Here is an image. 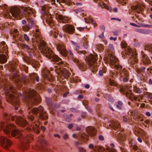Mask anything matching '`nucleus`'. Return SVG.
<instances>
[{
  "mask_svg": "<svg viewBox=\"0 0 152 152\" xmlns=\"http://www.w3.org/2000/svg\"><path fill=\"white\" fill-rule=\"evenodd\" d=\"M39 114V118L41 120H46L48 118V115L47 112L44 110L43 107L40 105L37 107H34L31 111H29L27 116L28 119L30 120V127H27L25 129L22 133L20 132L19 129H15V126L13 124H7V122L5 123L2 122L0 124V130L3 129V132L7 136H10V132L12 129H13L11 132L12 136L19 138L21 142L20 148L22 151L27 149L29 147V144L33 139V135L28 132L33 131L37 134L39 133V122L37 120H34V116L32 114L36 115Z\"/></svg>",
  "mask_w": 152,
  "mask_h": 152,
  "instance_id": "nucleus-1",
  "label": "nucleus"
},
{
  "mask_svg": "<svg viewBox=\"0 0 152 152\" xmlns=\"http://www.w3.org/2000/svg\"><path fill=\"white\" fill-rule=\"evenodd\" d=\"M24 13L21 12L20 10L17 7H12L10 10V12L12 16L16 18L17 19H20L24 16L33 27H35V33L34 35L35 37V41L38 43V45L40 44V42H45L42 39L41 32L38 28V26L34 24L33 17H35L36 12L34 9L29 7H25L24 9Z\"/></svg>",
  "mask_w": 152,
  "mask_h": 152,
  "instance_id": "nucleus-2",
  "label": "nucleus"
},
{
  "mask_svg": "<svg viewBox=\"0 0 152 152\" xmlns=\"http://www.w3.org/2000/svg\"><path fill=\"white\" fill-rule=\"evenodd\" d=\"M0 83V89L3 88L4 89L7 102L12 105L16 106L14 109L15 110H18L20 103L18 96L21 94H18L17 95L16 90L12 86H9V83L5 80H1Z\"/></svg>",
  "mask_w": 152,
  "mask_h": 152,
  "instance_id": "nucleus-3",
  "label": "nucleus"
},
{
  "mask_svg": "<svg viewBox=\"0 0 152 152\" xmlns=\"http://www.w3.org/2000/svg\"><path fill=\"white\" fill-rule=\"evenodd\" d=\"M109 126L114 130H117L116 133L115 137L118 142L122 145V146L120 147L121 152H127L124 147L125 144L124 141L126 138V135L124 133V129L121 128L119 122L117 121H113Z\"/></svg>",
  "mask_w": 152,
  "mask_h": 152,
  "instance_id": "nucleus-4",
  "label": "nucleus"
},
{
  "mask_svg": "<svg viewBox=\"0 0 152 152\" xmlns=\"http://www.w3.org/2000/svg\"><path fill=\"white\" fill-rule=\"evenodd\" d=\"M40 43V44L38 46L42 55L54 62H58L61 61V59L58 56L55 55L51 49L48 47L45 42L42 41Z\"/></svg>",
  "mask_w": 152,
  "mask_h": 152,
  "instance_id": "nucleus-5",
  "label": "nucleus"
},
{
  "mask_svg": "<svg viewBox=\"0 0 152 152\" xmlns=\"http://www.w3.org/2000/svg\"><path fill=\"white\" fill-rule=\"evenodd\" d=\"M24 101L28 105V108L40 103L41 100L37 92L34 90L29 91L25 95Z\"/></svg>",
  "mask_w": 152,
  "mask_h": 152,
  "instance_id": "nucleus-6",
  "label": "nucleus"
},
{
  "mask_svg": "<svg viewBox=\"0 0 152 152\" xmlns=\"http://www.w3.org/2000/svg\"><path fill=\"white\" fill-rule=\"evenodd\" d=\"M57 64L58 66H56V69L55 66H54L55 69L53 67H50V71H52L54 70L56 73L58 74V77H60V80H63L64 78H68L70 74L69 72L66 69H64L63 70L61 69L63 67L67 66L68 65V64L66 62L61 61Z\"/></svg>",
  "mask_w": 152,
  "mask_h": 152,
  "instance_id": "nucleus-7",
  "label": "nucleus"
},
{
  "mask_svg": "<svg viewBox=\"0 0 152 152\" xmlns=\"http://www.w3.org/2000/svg\"><path fill=\"white\" fill-rule=\"evenodd\" d=\"M110 66L113 68H115L118 71V74L120 77L123 78V80L124 82H127L129 80V72L125 68H123V66L119 63L118 61L113 64H110Z\"/></svg>",
  "mask_w": 152,
  "mask_h": 152,
  "instance_id": "nucleus-8",
  "label": "nucleus"
},
{
  "mask_svg": "<svg viewBox=\"0 0 152 152\" xmlns=\"http://www.w3.org/2000/svg\"><path fill=\"white\" fill-rule=\"evenodd\" d=\"M97 56L96 54H91L87 56L85 59L89 69L94 73L97 72L99 66L97 62L98 59Z\"/></svg>",
  "mask_w": 152,
  "mask_h": 152,
  "instance_id": "nucleus-9",
  "label": "nucleus"
},
{
  "mask_svg": "<svg viewBox=\"0 0 152 152\" xmlns=\"http://www.w3.org/2000/svg\"><path fill=\"white\" fill-rule=\"evenodd\" d=\"M115 50L113 45L112 44H110L107 50V56L104 58V60L108 63L110 65V64L119 61L118 58L115 56Z\"/></svg>",
  "mask_w": 152,
  "mask_h": 152,
  "instance_id": "nucleus-10",
  "label": "nucleus"
},
{
  "mask_svg": "<svg viewBox=\"0 0 152 152\" xmlns=\"http://www.w3.org/2000/svg\"><path fill=\"white\" fill-rule=\"evenodd\" d=\"M122 57H124V58L128 56H131L129 60V62L131 65L134 64L138 62L137 54L132 52L131 49L127 47L125 48V50L122 52Z\"/></svg>",
  "mask_w": 152,
  "mask_h": 152,
  "instance_id": "nucleus-11",
  "label": "nucleus"
},
{
  "mask_svg": "<svg viewBox=\"0 0 152 152\" xmlns=\"http://www.w3.org/2000/svg\"><path fill=\"white\" fill-rule=\"evenodd\" d=\"M26 75H23L21 77V78L23 80H20L19 76L18 75L15 74L13 75L11 79L15 82L17 86L20 88L23 85V83L25 84H26L28 82V80H27L26 79Z\"/></svg>",
  "mask_w": 152,
  "mask_h": 152,
  "instance_id": "nucleus-12",
  "label": "nucleus"
},
{
  "mask_svg": "<svg viewBox=\"0 0 152 152\" xmlns=\"http://www.w3.org/2000/svg\"><path fill=\"white\" fill-rule=\"evenodd\" d=\"M72 137L75 138H78V141L75 142V144L77 146H78L82 144L84 142L88 141L89 135L83 133L80 134H78V135L75 134H73L72 135Z\"/></svg>",
  "mask_w": 152,
  "mask_h": 152,
  "instance_id": "nucleus-13",
  "label": "nucleus"
},
{
  "mask_svg": "<svg viewBox=\"0 0 152 152\" xmlns=\"http://www.w3.org/2000/svg\"><path fill=\"white\" fill-rule=\"evenodd\" d=\"M12 32L13 38L16 40H19L20 41H23V39L24 40L28 42L30 40L29 37L26 34H24L22 35H19L18 31L17 29H14Z\"/></svg>",
  "mask_w": 152,
  "mask_h": 152,
  "instance_id": "nucleus-14",
  "label": "nucleus"
},
{
  "mask_svg": "<svg viewBox=\"0 0 152 152\" xmlns=\"http://www.w3.org/2000/svg\"><path fill=\"white\" fill-rule=\"evenodd\" d=\"M42 75L44 79L42 82H47L48 81L52 82L53 80V77L50 73L49 70L46 67L42 70Z\"/></svg>",
  "mask_w": 152,
  "mask_h": 152,
  "instance_id": "nucleus-15",
  "label": "nucleus"
},
{
  "mask_svg": "<svg viewBox=\"0 0 152 152\" xmlns=\"http://www.w3.org/2000/svg\"><path fill=\"white\" fill-rule=\"evenodd\" d=\"M0 144L4 149L7 150L12 145V142L7 137L0 136Z\"/></svg>",
  "mask_w": 152,
  "mask_h": 152,
  "instance_id": "nucleus-16",
  "label": "nucleus"
},
{
  "mask_svg": "<svg viewBox=\"0 0 152 152\" xmlns=\"http://www.w3.org/2000/svg\"><path fill=\"white\" fill-rule=\"evenodd\" d=\"M29 56L24 55L23 57L24 61L27 64H30L32 66L37 64V62L34 59L32 58V56L34 55V52L28 53Z\"/></svg>",
  "mask_w": 152,
  "mask_h": 152,
  "instance_id": "nucleus-17",
  "label": "nucleus"
},
{
  "mask_svg": "<svg viewBox=\"0 0 152 152\" xmlns=\"http://www.w3.org/2000/svg\"><path fill=\"white\" fill-rule=\"evenodd\" d=\"M107 84V90L110 92H112L114 90V86H116L117 84L113 79L108 78L106 80Z\"/></svg>",
  "mask_w": 152,
  "mask_h": 152,
  "instance_id": "nucleus-18",
  "label": "nucleus"
},
{
  "mask_svg": "<svg viewBox=\"0 0 152 152\" xmlns=\"http://www.w3.org/2000/svg\"><path fill=\"white\" fill-rule=\"evenodd\" d=\"M57 49L60 53L64 57H66L67 56V51L63 44H58L57 46Z\"/></svg>",
  "mask_w": 152,
  "mask_h": 152,
  "instance_id": "nucleus-19",
  "label": "nucleus"
},
{
  "mask_svg": "<svg viewBox=\"0 0 152 152\" xmlns=\"http://www.w3.org/2000/svg\"><path fill=\"white\" fill-rule=\"evenodd\" d=\"M64 31L70 34H72L74 33L75 28L74 26L69 24H67L64 25L63 28Z\"/></svg>",
  "mask_w": 152,
  "mask_h": 152,
  "instance_id": "nucleus-20",
  "label": "nucleus"
},
{
  "mask_svg": "<svg viewBox=\"0 0 152 152\" xmlns=\"http://www.w3.org/2000/svg\"><path fill=\"white\" fill-rule=\"evenodd\" d=\"M16 124L20 126L24 127L28 125V122L24 118L18 116L15 120Z\"/></svg>",
  "mask_w": 152,
  "mask_h": 152,
  "instance_id": "nucleus-21",
  "label": "nucleus"
},
{
  "mask_svg": "<svg viewBox=\"0 0 152 152\" xmlns=\"http://www.w3.org/2000/svg\"><path fill=\"white\" fill-rule=\"evenodd\" d=\"M57 18L59 22L62 23H69L71 21V18L67 16H64L61 14L58 15L57 16Z\"/></svg>",
  "mask_w": 152,
  "mask_h": 152,
  "instance_id": "nucleus-22",
  "label": "nucleus"
},
{
  "mask_svg": "<svg viewBox=\"0 0 152 152\" xmlns=\"http://www.w3.org/2000/svg\"><path fill=\"white\" fill-rule=\"evenodd\" d=\"M88 147L90 149H92L91 152H105V149L100 146H95L94 147L93 144H90L89 145Z\"/></svg>",
  "mask_w": 152,
  "mask_h": 152,
  "instance_id": "nucleus-23",
  "label": "nucleus"
},
{
  "mask_svg": "<svg viewBox=\"0 0 152 152\" xmlns=\"http://www.w3.org/2000/svg\"><path fill=\"white\" fill-rule=\"evenodd\" d=\"M8 47L4 41L0 42V53H7L8 51Z\"/></svg>",
  "mask_w": 152,
  "mask_h": 152,
  "instance_id": "nucleus-24",
  "label": "nucleus"
},
{
  "mask_svg": "<svg viewBox=\"0 0 152 152\" xmlns=\"http://www.w3.org/2000/svg\"><path fill=\"white\" fill-rule=\"evenodd\" d=\"M142 61L144 65H147L151 63V61L147 56L143 52L142 53Z\"/></svg>",
  "mask_w": 152,
  "mask_h": 152,
  "instance_id": "nucleus-25",
  "label": "nucleus"
},
{
  "mask_svg": "<svg viewBox=\"0 0 152 152\" xmlns=\"http://www.w3.org/2000/svg\"><path fill=\"white\" fill-rule=\"evenodd\" d=\"M87 133L91 136H94L96 134L95 129L92 126H88L86 128Z\"/></svg>",
  "mask_w": 152,
  "mask_h": 152,
  "instance_id": "nucleus-26",
  "label": "nucleus"
},
{
  "mask_svg": "<svg viewBox=\"0 0 152 152\" xmlns=\"http://www.w3.org/2000/svg\"><path fill=\"white\" fill-rule=\"evenodd\" d=\"M45 18L46 22L49 26L52 28L54 26V23L52 19V17L50 15L49 16H47V15H45L44 16Z\"/></svg>",
  "mask_w": 152,
  "mask_h": 152,
  "instance_id": "nucleus-27",
  "label": "nucleus"
},
{
  "mask_svg": "<svg viewBox=\"0 0 152 152\" xmlns=\"http://www.w3.org/2000/svg\"><path fill=\"white\" fill-rule=\"evenodd\" d=\"M134 134L138 137H140L142 138L145 137L146 135V134L145 131L141 128L139 129L137 132H135Z\"/></svg>",
  "mask_w": 152,
  "mask_h": 152,
  "instance_id": "nucleus-28",
  "label": "nucleus"
},
{
  "mask_svg": "<svg viewBox=\"0 0 152 152\" xmlns=\"http://www.w3.org/2000/svg\"><path fill=\"white\" fill-rule=\"evenodd\" d=\"M135 104V106L138 107L139 105V102L140 101V100L138 97L136 96H134L133 94V96H132L131 98L130 99Z\"/></svg>",
  "mask_w": 152,
  "mask_h": 152,
  "instance_id": "nucleus-29",
  "label": "nucleus"
},
{
  "mask_svg": "<svg viewBox=\"0 0 152 152\" xmlns=\"http://www.w3.org/2000/svg\"><path fill=\"white\" fill-rule=\"evenodd\" d=\"M93 1L96 3H97L98 1V5L99 6H100L102 8H105L109 10L108 7L105 3H104L102 1L99 0H93Z\"/></svg>",
  "mask_w": 152,
  "mask_h": 152,
  "instance_id": "nucleus-30",
  "label": "nucleus"
},
{
  "mask_svg": "<svg viewBox=\"0 0 152 152\" xmlns=\"http://www.w3.org/2000/svg\"><path fill=\"white\" fill-rule=\"evenodd\" d=\"M21 47L22 49L27 50L28 53H33L34 52V50L31 49L30 47L28 45L22 44L21 45Z\"/></svg>",
  "mask_w": 152,
  "mask_h": 152,
  "instance_id": "nucleus-31",
  "label": "nucleus"
},
{
  "mask_svg": "<svg viewBox=\"0 0 152 152\" xmlns=\"http://www.w3.org/2000/svg\"><path fill=\"white\" fill-rule=\"evenodd\" d=\"M75 63L76 64L80 69L82 70L83 71L85 70L86 68V66L84 64L80 63L78 60V61L77 62L76 61V63Z\"/></svg>",
  "mask_w": 152,
  "mask_h": 152,
  "instance_id": "nucleus-32",
  "label": "nucleus"
},
{
  "mask_svg": "<svg viewBox=\"0 0 152 152\" xmlns=\"http://www.w3.org/2000/svg\"><path fill=\"white\" fill-rule=\"evenodd\" d=\"M2 10V12L4 13L5 14L7 13V15H8L9 14V13L8 12V8L7 6L6 5H3L2 6H0V10Z\"/></svg>",
  "mask_w": 152,
  "mask_h": 152,
  "instance_id": "nucleus-33",
  "label": "nucleus"
},
{
  "mask_svg": "<svg viewBox=\"0 0 152 152\" xmlns=\"http://www.w3.org/2000/svg\"><path fill=\"white\" fill-rule=\"evenodd\" d=\"M30 78L34 82L35 80H36L37 82H39V77L37 75V74L36 73H32L31 75Z\"/></svg>",
  "mask_w": 152,
  "mask_h": 152,
  "instance_id": "nucleus-34",
  "label": "nucleus"
},
{
  "mask_svg": "<svg viewBox=\"0 0 152 152\" xmlns=\"http://www.w3.org/2000/svg\"><path fill=\"white\" fill-rule=\"evenodd\" d=\"M131 9L138 13H140L142 10V9L140 7H139L137 5L132 6H131Z\"/></svg>",
  "mask_w": 152,
  "mask_h": 152,
  "instance_id": "nucleus-35",
  "label": "nucleus"
},
{
  "mask_svg": "<svg viewBox=\"0 0 152 152\" xmlns=\"http://www.w3.org/2000/svg\"><path fill=\"white\" fill-rule=\"evenodd\" d=\"M7 61L6 56L4 54L0 55V63L3 64L5 63Z\"/></svg>",
  "mask_w": 152,
  "mask_h": 152,
  "instance_id": "nucleus-36",
  "label": "nucleus"
},
{
  "mask_svg": "<svg viewBox=\"0 0 152 152\" xmlns=\"http://www.w3.org/2000/svg\"><path fill=\"white\" fill-rule=\"evenodd\" d=\"M83 46L85 49H87L88 47V41L87 40V38L86 37H84L83 40Z\"/></svg>",
  "mask_w": 152,
  "mask_h": 152,
  "instance_id": "nucleus-37",
  "label": "nucleus"
},
{
  "mask_svg": "<svg viewBox=\"0 0 152 152\" xmlns=\"http://www.w3.org/2000/svg\"><path fill=\"white\" fill-rule=\"evenodd\" d=\"M74 48H75V50L79 54H83L84 55L86 53V51L85 50L78 51L80 48V47L78 44Z\"/></svg>",
  "mask_w": 152,
  "mask_h": 152,
  "instance_id": "nucleus-38",
  "label": "nucleus"
},
{
  "mask_svg": "<svg viewBox=\"0 0 152 152\" xmlns=\"http://www.w3.org/2000/svg\"><path fill=\"white\" fill-rule=\"evenodd\" d=\"M111 148L109 147H107L106 148L107 151L109 152H117L116 149L114 148L115 145L113 143H111L110 145Z\"/></svg>",
  "mask_w": 152,
  "mask_h": 152,
  "instance_id": "nucleus-39",
  "label": "nucleus"
},
{
  "mask_svg": "<svg viewBox=\"0 0 152 152\" xmlns=\"http://www.w3.org/2000/svg\"><path fill=\"white\" fill-rule=\"evenodd\" d=\"M68 53L69 55H70L69 57L71 58L72 60L74 62L76 63V61L77 62L78 61V59L77 58L74 57L73 53L71 50H69Z\"/></svg>",
  "mask_w": 152,
  "mask_h": 152,
  "instance_id": "nucleus-40",
  "label": "nucleus"
},
{
  "mask_svg": "<svg viewBox=\"0 0 152 152\" xmlns=\"http://www.w3.org/2000/svg\"><path fill=\"white\" fill-rule=\"evenodd\" d=\"M85 19L86 22L87 23H91L94 25V27L97 26V23H96V22L93 20L92 18H89V19H87V20L85 18Z\"/></svg>",
  "mask_w": 152,
  "mask_h": 152,
  "instance_id": "nucleus-41",
  "label": "nucleus"
},
{
  "mask_svg": "<svg viewBox=\"0 0 152 152\" xmlns=\"http://www.w3.org/2000/svg\"><path fill=\"white\" fill-rule=\"evenodd\" d=\"M17 66L16 63L15 62H13L9 65V68L11 69V70L12 71H14Z\"/></svg>",
  "mask_w": 152,
  "mask_h": 152,
  "instance_id": "nucleus-42",
  "label": "nucleus"
},
{
  "mask_svg": "<svg viewBox=\"0 0 152 152\" xmlns=\"http://www.w3.org/2000/svg\"><path fill=\"white\" fill-rule=\"evenodd\" d=\"M118 72V70H117V71L113 70L110 71V75L113 78H115L117 77V76L119 75Z\"/></svg>",
  "mask_w": 152,
  "mask_h": 152,
  "instance_id": "nucleus-43",
  "label": "nucleus"
},
{
  "mask_svg": "<svg viewBox=\"0 0 152 152\" xmlns=\"http://www.w3.org/2000/svg\"><path fill=\"white\" fill-rule=\"evenodd\" d=\"M3 116L5 120L7 121V122L9 121L10 120L11 116L10 115L6 113H3Z\"/></svg>",
  "mask_w": 152,
  "mask_h": 152,
  "instance_id": "nucleus-44",
  "label": "nucleus"
},
{
  "mask_svg": "<svg viewBox=\"0 0 152 152\" xmlns=\"http://www.w3.org/2000/svg\"><path fill=\"white\" fill-rule=\"evenodd\" d=\"M145 49L152 53V44H147L145 45Z\"/></svg>",
  "mask_w": 152,
  "mask_h": 152,
  "instance_id": "nucleus-45",
  "label": "nucleus"
},
{
  "mask_svg": "<svg viewBox=\"0 0 152 152\" xmlns=\"http://www.w3.org/2000/svg\"><path fill=\"white\" fill-rule=\"evenodd\" d=\"M133 90L135 93L137 94H140L142 92V90L136 86H134Z\"/></svg>",
  "mask_w": 152,
  "mask_h": 152,
  "instance_id": "nucleus-46",
  "label": "nucleus"
},
{
  "mask_svg": "<svg viewBox=\"0 0 152 152\" xmlns=\"http://www.w3.org/2000/svg\"><path fill=\"white\" fill-rule=\"evenodd\" d=\"M31 28V27L29 24H27L22 27L23 30L25 32L28 31Z\"/></svg>",
  "mask_w": 152,
  "mask_h": 152,
  "instance_id": "nucleus-47",
  "label": "nucleus"
},
{
  "mask_svg": "<svg viewBox=\"0 0 152 152\" xmlns=\"http://www.w3.org/2000/svg\"><path fill=\"white\" fill-rule=\"evenodd\" d=\"M70 82H72L77 83L78 82H80L81 80L79 79L78 77H75V78L72 77L70 79Z\"/></svg>",
  "mask_w": 152,
  "mask_h": 152,
  "instance_id": "nucleus-48",
  "label": "nucleus"
},
{
  "mask_svg": "<svg viewBox=\"0 0 152 152\" xmlns=\"http://www.w3.org/2000/svg\"><path fill=\"white\" fill-rule=\"evenodd\" d=\"M107 68L105 67H103V68L99 71V75L100 76H102L103 73H105L106 72Z\"/></svg>",
  "mask_w": 152,
  "mask_h": 152,
  "instance_id": "nucleus-49",
  "label": "nucleus"
},
{
  "mask_svg": "<svg viewBox=\"0 0 152 152\" xmlns=\"http://www.w3.org/2000/svg\"><path fill=\"white\" fill-rule=\"evenodd\" d=\"M144 123L145 124H144V123H142V124L141 125V126L142 127H143V126H144L145 127H148L149 126V125L148 124H150V121L149 120L147 119L146 120L144 121Z\"/></svg>",
  "mask_w": 152,
  "mask_h": 152,
  "instance_id": "nucleus-50",
  "label": "nucleus"
},
{
  "mask_svg": "<svg viewBox=\"0 0 152 152\" xmlns=\"http://www.w3.org/2000/svg\"><path fill=\"white\" fill-rule=\"evenodd\" d=\"M116 1L122 5H124L126 4L128 0H116Z\"/></svg>",
  "mask_w": 152,
  "mask_h": 152,
  "instance_id": "nucleus-51",
  "label": "nucleus"
},
{
  "mask_svg": "<svg viewBox=\"0 0 152 152\" xmlns=\"http://www.w3.org/2000/svg\"><path fill=\"white\" fill-rule=\"evenodd\" d=\"M97 48L100 52H102L104 50V46L102 44H99L97 46Z\"/></svg>",
  "mask_w": 152,
  "mask_h": 152,
  "instance_id": "nucleus-52",
  "label": "nucleus"
},
{
  "mask_svg": "<svg viewBox=\"0 0 152 152\" xmlns=\"http://www.w3.org/2000/svg\"><path fill=\"white\" fill-rule=\"evenodd\" d=\"M131 149H133L134 151H136L138 150V147L137 145H131L130 146Z\"/></svg>",
  "mask_w": 152,
  "mask_h": 152,
  "instance_id": "nucleus-53",
  "label": "nucleus"
},
{
  "mask_svg": "<svg viewBox=\"0 0 152 152\" xmlns=\"http://www.w3.org/2000/svg\"><path fill=\"white\" fill-rule=\"evenodd\" d=\"M125 95L126 97H128L130 99L131 96H133V94L131 92H126Z\"/></svg>",
  "mask_w": 152,
  "mask_h": 152,
  "instance_id": "nucleus-54",
  "label": "nucleus"
},
{
  "mask_svg": "<svg viewBox=\"0 0 152 152\" xmlns=\"http://www.w3.org/2000/svg\"><path fill=\"white\" fill-rule=\"evenodd\" d=\"M38 142H40L41 145H42L46 143V141L43 138L40 139L38 140Z\"/></svg>",
  "mask_w": 152,
  "mask_h": 152,
  "instance_id": "nucleus-55",
  "label": "nucleus"
},
{
  "mask_svg": "<svg viewBox=\"0 0 152 152\" xmlns=\"http://www.w3.org/2000/svg\"><path fill=\"white\" fill-rule=\"evenodd\" d=\"M121 46L123 48H125L127 46V44L125 41L123 40L121 44Z\"/></svg>",
  "mask_w": 152,
  "mask_h": 152,
  "instance_id": "nucleus-56",
  "label": "nucleus"
},
{
  "mask_svg": "<svg viewBox=\"0 0 152 152\" xmlns=\"http://www.w3.org/2000/svg\"><path fill=\"white\" fill-rule=\"evenodd\" d=\"M122 102L121 101H118L116 105L117 107L119 109H121L122 107Z\"/></svg>",
  "mask_w": 152,
  "mask_h": 152,
  "instance_id": "nucleus-57",
  "label": "nucleus"
},
{
  "mask_svg": "<svg viewBox=\"0 0 152 152\" xmlns=\"http://www.w3.org/2000/svg\"><path fill=\"white\" fill-rule=\"evenodd\" d=\"M22 68L26 73H27L28 72V66L25 65H23Z\"/></svg>",
  "mask_w": 152,
  "mask_h": 152,
  "instance_id": "nucleus-58",
  "label": "nucleus"
},
{
  "mask_svg": "<svg viewBox=\"0 0 152 152\" xmlns=\"http://www.w3.org/2000/svg\"><path fill=\"white\" fill-rule=\"evenodd\" d=\"M45 101L48 105H50L51 104V100L50 98H46Z\"/></svg>",
  "mask_w": 152,
  "mask_h": 152,
  "instance_id": "nucleus-59",
  "label": "nucleus"
},
{
  "mask_svg": "<svg viewBox=\"0 0 152 152\" xmlns=\"http://www.w3.org/2000/svg\"><path fill=\"white\" fill-rule=\"evenodd\" d=\"M78 149L79 152H86V150L82 147H78Z\"/></svg>",
  "mask_w": 152,
  "mask_h": 152,
  "instance_id": "nucleus-60",
  "label": "nucleus"
},
{
  "mask_svg": "<svg viewBox=\"0 0 152 152\" xmlns=\"http://www.w3.org/2000/svg\"><path fill=\"white\" fill-rule=\"evenodd\" d=\"M66 4L68 6H72L74 4V3L70 0H68L66 2Z\"/></svg>",
  "mask_w": 152,
  "mask_h": 152,
  "instance_id": "nucleus-61",
  "label": "nucleus"
},
{
  "mask_svg": "<svg viewBox=\"0 0 152 152\" xmlns=\"http://www.w3.org/2000/svg\"><path fill=\"white\" fill-rule=\"evenodd\" d=\"M123 120L125 122H127L129 120V118L127 116H124L123 117Z\"/></svg>",
  "mask_w": 152,
  "mask_h": 152,
  "instance_id": "nucleus-62",
  "label": "nucleus"
},
{
  "mask_svg": "<svg viewBox=\"0 0 152 152\" xmlns=\"http://www.w3.org/2000/svg\"><path fill=\"white\" fill-rule=\"evenodd\" d=\"M137 63H135L134 64L131 65V66L134 69H136L137 68H138V66L137 64Z\"/></svg>",
  "mask_w": 152,
  "mask_h": 152,
  "instance_id": "nucleus-63",
  "label": "nucleus"
},
{
  "mask_svg": "<svg viewBox=\"0 0 152 152\" xmlns=\"http://www.w3.org/2000/svg\"><path fill=\"white\" fill-rule=\"evenodd\" d=\"M83 104L86 107L88 104V102L87 100H84L83 101Z\"/></svg>",
  "mask_w": 152,
  "mask_h": 152,
  "instance_id": "nucleus-64",
  "label": "nucleus"
}]
</instances>
